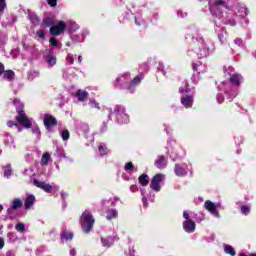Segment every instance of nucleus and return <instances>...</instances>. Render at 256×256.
I'll list each match as a JSON object with an SVG mask.
<instances>
[{
  "label": "nucleus",
  "instance_id": "nucleus-1",
  "mask_svg": "<svg viewBox=\"0 0 256 256\" xmlns=\"http://www.w3.org/2000/svg\"><path fill=\"white\" fill-rule=\"evenodd\" d=\"M209 11L213 17L221 19L227 25H235V19H232L233 13H229V3L225 0H208Z\"/></svg>",
  "mask_w": 256,
  "mask_h": 256
},
{
  "label": "nucleus",
  "instance_id": "nucleus-2",
  "mask_svg": "<svg viewBox=\"0 0 256 256\" xmlns=\"http://www.w3.org/2000/svg\"><path fill=\"white\" fill-rule=\"evenodd\" d=\"M192 42L194 45L193 51L198 57H200V59H205V57H209V55H211V51H213V44L206 41L203 36L195 34L192 36Z\"/></svg>",
  "mask_w": 256,
  "mask_h": 256
},
{
  "label": "nucleus",
  "instance_id": "nucleus-3",
  "mask_svg": "<svg viewBox=\"0 0 256 256\" xmlns=\"http://www.w3.org/2000/svg\"><path fill=\"white\" fill-rule=\"evenodd\" d=\"M108 119L110 121H117V123H129V115L125 113L123 106H116L115 108H109Z\"/></svg>",
  "mask_w": 256,
  "mask_h": 256
},
{
  "label": "nucleus",
  "instance_id": "nucleus-4",
  "mask_svg": "<svg viewBox=\"0 0 256 256\" xmlns=\"http://www.w3.org/2000/svg\"><path fill=\"white\" fill-rule=\"evenodd\" d=\"M14 105L18 113L16 116L17 123H20V125H23V127L26 129H31V118L27 117V114H25V111H23V103H21L19 100H14Z\"/></svg>",
  "mask_w": 256,
  "mask_h": 256
},
{
  "label": "nucleus",
  "instance_id": "nucleus-5",
  "mask_svg": "<svg viewBox=\"0 0 256 256\" xmlns=\"http://www.w3.org/2000/svg\"><path fill=\"white\" fill-rule=\"evenodd\" d=\"M80 225L83 233H91V229L95 225V218H93V214L91 211L86 210L82 213L80 217Z\"/></svg>",
  "mask_w": 256,
  "mask_h": 256
},
{
  "label": "nucleus",
  "instance_id": "nucleus-6",
  "mask_svg": "<svg viewBox=\"0 0 256 256\" xmlns=\"http://www.w3.org/2000/svg\"><path fill=\"white\" fill-rule=\"evenodd\" d=\"M179 93H181V105L185 107V109H191L193 107V94L191 93V89H189V84H185L179 89Z\"/></svg>",
  "mask_w": 256,
  "mask_h": 256
},
{
  "label": "nucleus",
  "instance_id": "nucleus-7",
  "mask_svg": "<svg viewBox=\"0 0 256 256\" xmlns=\"http://www.w3.org/2000/svg\"><path fill=\"white\" fill-rule=\"evenodd\" d=\"M218 89L219 91H224L229 101H233V99L237 97V89H235L229 82H222Z\"/></svg>",
  "mask_w": 256,
  "mask_h": 256
},
{
  "label": "nucleus",
  "instance_id": "nucleus-8",
  "mask_svg": "<svg viewBox=\"0 0 256 256\" xmlns=\"http://www.w3.org/2000/svg\"><path fill=\"white\" fill-rule=\"evenodd\" d=\"M193 71L194 74L192 76V81L193 83H199V79H201V73H205V71H207V66H205V64H203L200 61L195 62L193 65Z\"/></svg>",
  "mask_w": 256,
  "mask_h": 256
},
{
  "label": "nucleus",
  "instance_id": "nucleus-9",
  "mask_svg": "<svg viewBox=\"0 0 256 256\" xmlns=\"http://www.w3.org/2000/svg\"><path fill=\"white\" fill-rule=\"evenodd\" d=\"M219 207H221V203H213L211 200H206L204 203V208L206 211L210 214L213 215V217H216V219L221 218V214H219Z\"/></svg>",
  "mask_w": 256,
  "mask_h": 256
},
{
  "label": "nucleus",
  "instance_id": "nucleus-10",
  "mask_svg": "<svg viewBox=\"0 0 256 256\" xmlns=\"http://www.w3.org/2000/svg\"><path fill=\"white\" fill-rule=\"evenodd\" d=\"M225 73H227L230 77V83L234 85V87H239L241 83H243V76L241 74L234 73L233 67L229 66L225 68Z\"/></svg>",
  "mask_w": 256,
  "mask_h": 256
},
{
  "label": "nucleus",
  "instance_id": "nucleus-11",
  "mask_svg": "<svg viewBox=\"0 0 256 256\" xmlns=\"http://www.w3.org/2000/svg\"><path fill=\"white\" fill-rule=\"evenodd\" d=\"M67 29V24L63 20H59L56 25L50 27V35L52 37H59V35H63L65 30Z\"/></svg>",
  "mask_w": 256,
  "mask_h": 256
},
{
  "label": "nucleus",
  "instance_id": "nucleus-12",
  "mask_svg": "<svg viewBox=\"0 0 256 256\" xmlns=\"http://www.w3.org/2000/svg\"><path fill=\"white\" fill-rule=\"evenodd\" d=\"M129 81H131V73L126 72L116 78L114 85L122 89H127L129 87Z\"/></svg>",
  "mask_w": 256,
  "mask_h": 256
},
{
  "label": "nucleus",
  "instance_id": "nucleus-13",
  "mask_svg": "<svg viewBox=\"0 0 256 256\" xmlns=\"http://www.w3.org/2000/svg\"><path fill=\"white\" fill-rule=\"evenodd\" d=\"M163 179H165V175L156 174L151 180L150 189L159 193V191H161V182Z\"/></svg>",
  "mask_w": 256,
  "mask_h": 256
},
{
  "label": "nucleus",
  "instance_id": "nucleus-14",
  "mask_svg": "<svg viewBox=\"0 0 256 256\" xmlns=\"http://www.w3.org/2000/svg\"><path fill=\"white\" fill-rule=\"evenodd\" d=\"M143 73H140L139 75H137L136 77H134L128 84L127 86V91H129V93H135V89H137V87H139V85L141 84V81H143Z\"/></svg>",
  "mask_w": 256,
  "mask_h": 256
},
{
  "label": "nucleus",
  "instance_id": "nucleus-15",
  "mask_svg": "<svg viewBox=\"0 0 256 256\" xmlns=\"http://www.w3.org/2000/svg\"><path fill=\"white\" fill-rule=\"evenodd\" d=\"M32 183L35 187L38 189H42L45 193H52L53 192V186L51 184L46 183L45 181H40L38 179H33Z\"/></svg>",
  "mask_w": 256,
  "mask_h": 256
},
{
  "label": "nucleus",
  "instance_id": "nucleus-16",
  "mask_svg": "<svg viewBox=\"0 0 256 256\" xmlns=\"http://www.w3.org/2000/svg\"><path fill=\"white\" fill-rule=\"evenodd\" d=\"M43 59L49 69H51V68L55 67V65H57V56L53 52L44 54Z\"/></svg>",
  "mask_w": 256,
  "mask_h": 256
},
{
  "label": "nucleus",
  "instance_id": "nucleus-17",
  "mask_svg": "<svg viewBox=\"0 0 256 256\" xmlns=\"http://www.w3.org/2000/svg\"><path fill=\"white\" fill-rule=\"evenodd\" d=\"M43 122L47 131H51V127H55L57 125V119H55L51 114H44Z\"/></svg>",
  "mask_w": 256,
  "mask_h": 256
},
{
  "label": "nucleus",
  "instance_id": "nucleus-18",
  "mask_svg": "<svg viewBox=\"0 0 256 256\" xmlns=\"http://www.w3.org/2000/svg\"><path fill=\"white\" fill-rule=\"evenodd\" d=\"M76 133H78V135H84L86 139H89V124L85 122L76 124Z\"/></svg>",
  "mask_w": 256,
  "mask_h": 256
},
{
  "label": "nucleus",
  "instance_id": "nucleus-19",
  "mask_svg": "<svg viewBox=\"0 0 256 256\" xmlns=\"http://www.w3.org/2000/svg\"><path fill=\"white\" fill-rule=\"evenodd\" d=\"M174 174L176 177H187V169L180 163H176L174 166Z\"/></svg>",
  "mask_w": 256,
  "mask_h": 256
},
{
  "label": "nucleus",
  "instance_id": "nucleus-20",
  "mask_svg": "<svg viewBox=\"0 0 256 256\" xmlns=\"http://www.w3.org/2000/svg\"><path fill=\"white\" fill-rule=\"evenodd\" d=\"M237 12L239 16L242 17V19H244V24L249 25V20L245 18L247 15H249V11L247 10V7H245V5L243 4H239L237 6Z\"/></svg>",
  "mask_w": 256,
  "mask_h": 256
},
{
  "label": "nucleus",
  "instance_id": "nucleus-21",
  "mask_svg": "<svg viewBox=\"0 0 256 256\" xmlns=\"http://www.w3.org/2000/svg\"><path fill=\"white\" fill-rule=\"evenodd\" d=\"M154 165H155V167H157V169H166L167 168V159L163 155H159L155 159Z\"/></svg>",
  "mask_w": 256,
  "mask_h": 256
},
{
  "label": "nucleus",
  "instance_id": "nucleus-22",
  "mask_svg": "<svg viewBox=\"0 0 256 256\" xmlns=\"http://www.w3.org/2000/svg\"><path fill=\"white\" fill-rule=\"evenodd\" d=\"M195 221L193 220H185L183 222V229L186 233H195Z\"/></svg>",
  "mask_w": 256,
  "mask_h": 256
},
{
  "label": "nucleus",
  "instance_id": "nucleus-23",
  "mask_svg": "<svg viewBox=\"0 0 256 256\" xmlns=\"http://www.w3.org/2000/svg\"><path fill=\"white\" fill-rule=\"evenodd\" d=\"M66 29L70 31V34L75 33V31H79V24L73 20H66Z\"/></svg>",
  "mask_w": 256,
  "mask_h": 256
},
{
  "label": "nucleus",
  "instance_id": "nucleus-24",
  "mask_svg": "<svg viewBox=\"0 0 256 256\" xmlns=\"http://www.w3.org/2000/svg\"><path fill=\"white\" fill-rule=\"evenodd\" d=\"M101 243H102V247H106L107 249H109V247H111L113 245V243H115V238L113 236H108V237H101Z\"/></svg>",
  "mask_w": 256,
  "mask_h": 256
},
{
  "label": "nucleus",
  "instance_id": "nucleus-25",
  "mask_svg": "<svg viewBox=\"0 0 256 256\" xmlns=\"http://www.w3.org/2000/svg\"><path fill=\"white\" fill-rule=\"evenodd\" d=\"M119 217V212L116 209H108L106 211V219L107 221H113V219H117Z\"/></svg>",
  "mask_w": 256,
  "mask_h": 256
},
{
  "label": "nucleus",
  "instance_id": "nucleus-26",
  "mask_svg": "<svg viewBox=\"0 0 256 256\" xmlns=\"http://www.w3.org/2000/svg\"><path fill=\"white\" fill-rule=\"evenodd\" d=\"M35 205V195L30 194L27 196L25 202H24V207L25 209L29 210L31 207Z\"/></svg>",
  "mask_w": 256,
  "mask_h": 256
},
{
  "label": "nucleus",
  "instance_id": "nucleus-27",
  "mask_svg": "<svg viewBox=\"0 0 256 256\" xmlns=\"http://www.w3.org/2000/svg\"><path fill=\"white\" fill-rule=\"evenodd\" d=\"M75 97H77L78 101L83 102L87 97H89V92H87V90H77L75 92Z\"/></svg>",
  "mask_w": 256,
  "mask_h": 256
},
{
  "label": "nucleus",
  "instance_id": "nucleus-28",
  "mask_svg": "<svg viewBox=\"0 0 256 256\" xmlns=\"http://www.w3.org/2000/svg\"><path fill=\"white\" fill-rule=\"evenodd\" d=\"M2 75L3 79H6V81H13L15 79V72H13V70H4Z\"/></svg>",
  "mask_w": 256,
  "mask_h": 256
},
{
  "label": "nucleus",
  "instance_id": "nucleus-29",
  "mask_svg": "<svg viewBox=\"0 0 256 256\" xmlns=\"http://www.w3.org/2000/svg\"><path fill=\"white\" fill-rule=\"evenodd\" d=\"M224 253L226 255L236 256L237 252L235 251V248L229 244H224Z\"/></svg>",
  "mask_w": 256,
  "mask_h": 256
},
{
  "label": "nucleus",
  "instance_id": "nucleus-30",
  "mask_svg": "<svg viewBox=\"0 0 256 256\" xmlns=\"http://www.w3.org/2000/svg\"><path fill=\"white\" fill-rule=\"evenodd\" d=\"M98 152L101 157H103L104 155H107V153H109V150L107 149V145H105V143H99Z\"/></svg>",
  "mask_w": 256,
  "mask_h": 256
},
{
  "label": "nucleus",
  "instance_id": "nucleus-31",
  "mask_svg": "<svg viewBox=\"0 0 256 256\" xmlns=\"http://www.w3.org/2000/svg\"><path fill=\"white\" fill-rule=\"evenodd\" d=\"M138 181H139L140 185H142L143 187H147V185H149V176L147 174H142L138 178Z\"/></svg>",
  "mask_w": 256,
  "mask_h": 256
},
{
  "label": "nucleus",
  "instance_id": "nucleus-32",
  "mask_svg": "<svg viewBox=\"0 0 256 256\" xmlns=\"http://www.w3.org/2000/svg\"><path fill=\"white\" fill-rule=\"evenodd\" d=\"M22 207H23V201H21V199L15 198L12 201V205H11L12 209L16 210V209H21Z\"/></svg>",
  "mask_w": 256,
  "mask_h": 256
},
{
  "label": "nucleus",
  "instance_id": "nucleus-33",
  "mask_svg": "<svg viewBox=\"0 0 256 256\" xmlns=\"http://www.w3.org/2000/svg\"><path fill=\"white\" fill-rule=\"evenodd\" d=\"M50 160H51V155L49 154V152H45L41 158V165H44V166L49 165Z\"/></svg>",
  "mask_w": 256,
  "mask_h": 256
},
{
  "label": "nucleus",
  "instance_id": "nucleus-34",
  "mask_svg": "<svg viewBox=\"0 0 256 256\" xmlns=\"http://www.w3.org/2000/svg\"><path fill=\"white\" fill-rule=\"evenodd\" d=\"M3 169H4V177H6V179H9V177H11L13 173V168H11V164H7L6 166L3 167Z\"/></svg>",
  "mask_w": 256,
  "mask_h": 256
},
{
  "label": "nucleus",
  "instance_id": "nucleus-35",
  "mask_svg": "<svg viewBox=\"0 0 256 256\" xmlns=\"http://www.w3.org/2000/svg\"><path fill=\"white\" fill-rule=\"evenodd\" d=\"M62 241H71L73 240V232H63L61 234Z\"/></svg>",
  "mask_w": 256,
  "mask_h": 256
},
{
  "label": "nucleus",
  "instance_id": "nucleus-36",
  "mask_svg": "<svg viewBox=\"0 0 256 256\" xmlns=\"http://www.w3.org/2000/svg\"><path fill=\"white\" fill-rule=\"evenodd\" d=\"M28 17L33 25H39V17L35 13H30Z\"/></svg>",
  "mask_w": 256,
  "mask_h": 256
},
{
  "label": "nucleus",
  "instance_id": "nucleus-37",
  "mask_svg": "<svg viewBox=\"0 0 256 256\" xmlns=\"http://www.w3.org/2000/svg\"><path fill=\"white\" fill-rule=\"evenodd\" d=\"M242 215H249L251 213V206L249 205H242L240 208Z\"/></svg>",
  "mask_w": 256,
  "mask_h": 256
},
{
  "label": "nucleus",
  "instance_id": "nucleus-38",
  "mask_svg": "<svg viewBox=\"0 0 256 256\" xmlns=\"http://www.w3.org/2000/svg\"><path fill=\"white\" fill-rule=\"evenodd\" d=\"M146 193L147 191L145 189H141L143 207H149V202H147V196L145 195Z\"/></svg>",
  "mask_w": 256,
  "mask_h": 256
},
{
  "label": "nucleus",
  "instance_id": "nucleus-39",
  "mask_svg": "<svg viewBox=\"0 0 256 256\" xmlns=\"http://www.w3.org/2000/svg\"><path fill=\"white\" fill-rule=\"evenodd\" d=\"M15 229L18 231V233H25V224L23 222H18L15 225Z\"/></svg>",
  "mask_w": 256,
  "mask_h": 256
},
{
  "label": "nucleus",
  "instance_id": "nucleus-40",
  "mask_svg": "<svg viewBox=\"0 0 256 256\" xmlns=\"http://www.w3.org/2000/svg\"><path fill=\"white\" fill-rule=\"evenodd\" d=\"M89 105L92 107V109H101V106H99V102H97L96 99H90L89 100Z\"/></svg>",
  "mask_w": 256,
  "mask_h": 256
},
{
  "label": "nucleus",
  "instance_id": "nucleus-41",
  "mask_svg": "<svg viewBox=\"0 0 256 256\" xmlns=\"http://www.w3.org/2000/svg\"><path fill=\"white\" fill-rule=\"evenodd\" d=\"M33 135H36L37 139H41V130L39 129V126H34L32 128Z\"/></svg>",
  "mask_w": 256,
  "mask_h": 256
},
{
  "label": "nucleus",
  "instance_id": "nucleus-42",
  "mask_svg": "<svg viewBox=\"0 0 256 256\" xmlns=\"http://www.w3.org/2000/svg\"><path fill=\"white\" fill-rule=\"evenodd\" d=\"M5 143L6 145H13L14 139H13V136H11V134H6Z\"/></svg>",
  "mask_w": 256,
  "mask_h": 256
},
{
  "label": "nucleus",
  "instance_id": "nucleus-43",
  "mask_svg": "<svg viewBox=\"0 0 256 256\" xmlns=\"http://www.w3.org/2000/svg\"><path fill=\"white\" fill-rule=\"evenodd\" d=\"M63 141H69V137H70V134H69V130H63L61 133H60Z\"/></svg>",
  "mask_w": 256,
  "mask_h": 256
},
{
  "label": "nucleus",
  "instance_id": "nucleus-44",
  "mask_svg": "<svg viewBox=\"0 0 256 256\" xmlns=\"http://www.w3.org/2000/svg\"><path fill=\"white\" fill-rule=\"evenodd\" d=\"M157 71L158 73H162V75L164 76L167 75V72L165 71V65H163L162 63H159Z\"/></svg>",
  "mask_w": 256,
  "mask_h": 256
},
{
  "label": "nucleus",
  "instance_id": "nucleus-45",
  "mask_svg": "<svg viewBox=\"0 0 256 256\" xmlns=\"http://www.w3.org/2000/svg\"><path fill=\"white\" fill-rule=\"evenodd\" d=\"M49 43L52 45V47H59V40H57L55 37L50 38Z\"/></svg>",
  "mask_w": 256,
  "mask_h": 256
},
{
  "label": "nucleus",
  "instance_id": "nucleus-46",
  "mask_svg": "<svg viewBox=\"0 0 256 256\" xmlns=\"http://www.w3.org/2000/svg\"><path fill=\"white\" fill-rule=\"evenodd\" d=\"M66 62L68 65H73L75 63V59L73 58V54L69 53L66 57Z\"/></svg>",
  "mask_w": 256,
  "mask_h": 256
},
{
  "label": "nucleus",
  "instance_id": "nucleus-47",
  "mask_svg": "<svg viewBox=\"0 0 256 256\" xmlns=\"http://www.w3.org/2000/svg\"><path fill=\"white\" fill-rule=\"evenodd\" d=\"M8 239H10V241H12V243H15V241H17V234L10 232L7 235Z\"/></svg>",
  "mask_w": 256,
  "mask_h": 256
},
{
  "label": "nucleus",
  "instance_id": "nucleus-48",
  "mask_svg": "<svg viewBox=\"0 0 256 256\" xmlns=\"http://www.w3.org/2000/svg\"><path fill=\"white\" fill-rule=\"evenodd\" d=\"M125 171H132V169H135V166L133 165V162H127L124 166Z\"/></svg>",
  "mask_w": 256,
  "mask_h": 256
},
{
  "label": "nucleus",
  "instance_id": "nucleus-49",
  "mask_svg": "<svg viewBox=\"0 0 256 256\" xmlns=\"http://www.w3.org/2000/svg\"><path fill=\"white\" fill-rule=\"evenodd\" d=\"M43 25H45V27H52L53 25V20H51L50 18H45L43 20Z\"/></svg>",
  "mask_w": 256,
  "mask_h": 256
},
{
  "label": "nucleus",
  "instance_id": "nucleus-50",
  "mask_svg": "<svg viewBox=\"0 0 256 256\" xmlns=\"http://www.w3.org/2000/svg\"><path fill=\"white\" fill-rule=\"evenodd\" d=\"M7 125H8V127H16L18 133H20L21 127H19V124L15 123V122H13V121H9V122L7 123Z\"/></svg>",
  "mask_w": 256,
  "mask_h": 256
},
{
  "label": "nucleus",
  "instance_id": "nucleus-51",
  "mask_svg": "<svg viewBox=\"0 0 256 256\" xmlns=\"http://www.w3.org/2000/svg\"><path fill=\"white\" fill-rule=\"evenodd\" d=\"M23 175H27L28 177H31L33 175V168H26L23 171Z\"/></svg>",
  "mask_w": 256,
  "mask_h": 256
},
{
  "label": "nucleus",
  "instance_id": "nucleus-52",
  "mask_svg": "<svg viewBox=\"0 0 256 256\" xmlns=\"http://www.w3.org/2000/svg\"><path fill=\"white\" fill-rule=\"evenodd\" d=\"M216 99H217V103H219V104H221V103H223V101H225V98L223 97V94H221V93L217 94Z\"/></svg>",
  "mask_w": 256,
  "mask_h": 256
},
{
  "label": "nucleus",
  "instance_id": "nucleus-53",
  "mask_svg": "<svg viewBox=\"0 0 256 256\" xmlns=\"http://www.w3.org/2000/svg\"><path fill=\"white\" fill-rule=\"evenodd\" d=\"M177 16L180 17V19H185V17H187V12H183V10H179L177 12Z\"/></svg>",
  "mask_w": 256,
  "mask_h": 256
},
{
  "label": "nucleus",
  "instance_id": "nucleus-54",
  "mask_svg": "<svg viewBox=\"0 0 256 256\" xmlns=\"http://www.w3.org/2000/svg\"><path fill=\"white\" fill-rule=\"evenodd\" d=\"M143 23V18L141 16H135V24L141 26Z\"/></svg>",
  "mask_w": 256,
  "mask_h": 256
},
{
  "label": "nucleus",
  "instance_id": "nucleus-55",
  "mask_svg": "<svg viewBox=\"0 0 256 256\" xmlns=\"http://www.w3.org/2000/svg\"><path fill=\"white\" fill-rule=\"evenodd\" d=\"M36 35H37V37H39L40 39H45V31H43V30H38V31L36 32Z\"/></svg>",
  "mask_w": 256,
  "mask_h": 256
},
{
  "label": "nucleus",
  "instance_id": "nucleus-56",
  "mask_svg": "<svg viewBox=\"0 0 256 256\" xmlns=\"http://www.w3.org/2000/svg\"><path fill=\"white\" fill-rule=\"evenodd\" d=\"M183 217L185 221H191V215H189V212H187L186 210L183 212Z\"/></svg>",
  "mask_w": 256,
  "mask_h": 256
},
{
  "label": "nucleus",
  "instance_id": "nucleus-57",
  "mask_svg": "<svg viewBox=\"0 0 256 256\" xmlns=\"http://www.w3.org/2000/svg\"><path fill=\"white\" fill-rule=\"evenodd\" d=\"M47 3L50 7H57V0H47Z\"/></svg>",
  "mask_w": 256,
  "mask_h": 256
},
{
  "label": "nucleus",
  "instance_id": "nucleus-58",
  "mask_svg": "<svg viewBox=\"0 0 256 256\" xmlns=\"http://www.w3.org/2000/svg\"><path fill=\"white\" fill-rule=\"evenodd\" d=\"M208 243H213L215 241V234H211L208 238H206Z\"/></svg>",
  "mask_w": 256,
  "mask_h": 256
},
{
  "label": "nucleus",
  "instance_id": "nucleus-59",
  "mask_svg": "<svg viewBox=\"0 0 256 256\" xmlns=\"http://www.w3.org/2000/svg\"><path fill=\"white\" fill-rule=\"evenodd\" d=\"M234 43H235V45H238V47H241V45H243V40L240 38H236L234 40Z\"/></svg>",
  "mask_w": 256,
  "mask_h": 256
},
{
  "label": "nucleus",
  "instance_id": "nucleus-60",
  "mask_svg": "<svg viewBox=\"0 0 256 256\" xmlns=\"http://www.w3.org/2000/svg\"><path fill=\"white\" fill-rule=\"evenodd\" d=\"M110 205L112 206V207H115V205H117V201H118V199L117 198H110Z\"/></svg>",
  "mask_w": 256,
  "mask_h": 256
},
{
  "label": "nucleus",
  "instance_id": "nucleus-61",
  "mask_svg": "<svg viewBox=\"0 0 256 256\" xmlns=\"http://www.w3.org/2000/svg\"><path fill=\"white\" fill-rule=\"evenodd\" d=\"M87 35H89V30H87V29L82 30L81 37L83 39H85V37H87Z\"/></svg>",
  "mask_w": 256,
  "mask_h": 256
},
{
  "label": "nucleus",
  "instance_id": "nucleus-62",
  "mask_svg": "<svg viewBox=\"0 0 256 256\" xmlns=\"http://www.w3.org/2000/svg\"><path fill=\"white\" fill-rule=\"evenodd\" d=\"M5 73V65L0 62V75H3Z\"/></svg>",
  "mask_w": 256,
  "mask_h": 256
},
{
  "label": "nucleus",
  "instance_id": "nucleus-63",
  "mask_svg": "<svg viewBox=\"0 0 256 256\" xmlns=\"http://www.w3.org/2000/svg\"><path fill=\"white\" fill-rule=\"evenodd\" d=\"M136 190H137V185H131V186H130V191H131L132 193H135Z\"/></svg>",
  "mask_w": 256,
  "mask_h": 256
},
{
  "label": "nucleus",
  "instance_id": "nucleus-64",
  "mask_svg": "<svg viewBox=\"0 0 256 256\" xmlns=\"http://www.w3.org/2000/svg\"><path fill=\"white\" fill-rule=\"evenodd\" d=\"M218 39L220 40L221 43H225V37H223V35L219 34Z\"/></svg>",
  "mask_w": 256,
  "mask_h": 256
}]
</instances>
